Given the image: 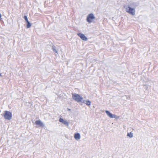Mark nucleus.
Instances as JSON below:
<instances>
[{
  "label": "nucleus",
  "instance_id": "obj_1",
  "mask_svg": "<svg viewBox=\"0 0 158 158\" xmlns=\"http://www.w3.org/2000/svg\"><path fill=\"white\" fill-rule=\"evenodd\" d=\"M132 6H134V3L132 4H131L127 6H124V8L127 13L132 16H134L135 15L136 11L135 7H132Z\"/></svg>",
  "mask_w": 158,
  "mask_h": 158
},
{
  "label": "nucleus",
  "instance_id": "obj_2",
  "mask_svg": "<svg viewBox=\"0 0 158 158\" xmlns=\"http://www.w3.org/2000/svg\"><path fill=\"white\" fill-rule=\"evenodd\" d=\"M73 98L77 102H80L82 100L83 98L78 94H72Z\"/></svg>",
  "mask_w": 158,
  "mask_h": 158
},
{
  "label": "nucleus",
  "instance_id": "obj_3",
  "mask_svg": "<svg viewBox=\"0 0 158 158\" xmlns=\"http://www.w3.org/2000/svg\"><path fill=\"white\" fill-rule=\"evenodd\" d=\"M95 19V17L94 15L92 13H91L87 16L86 20L89 23H90L93 22Z\"/></svg>",
  "mask_w": 158,
  "mask_h": 158
},
{
  "label": "nucleus",
  "instance_id": "obj_4",
  "mask_svg": "<svg viewBox=\"0 0 158 158\" xmlns=\"http://www.w3.org/2000/svg\"><path fill=\"white\" fill-rule=\"evenodd\" d=\"M3 116L5 119L7 120H10L12 117V114L9 111H5L3 115Z\"/></svg>",
  "mask_w": 158,
  "mask_h": 158
},
{
  "label": "nucleus",
  "instance_id": "obj_5",
  "mask_svg": "<svg viewBox=\"0 0 158 158\" xmlns=\"http://www.w3.org/2000/svg\"><path fill=\"white\" fill-rule=\"evenodd\" d=\"M105 112L107 115L110 118H115L117 119H118L119 118V116H117L115 114H112L110 113V111L108 110H106Z\"/></svg>",
  "mask_w": 158,
  "mask_h": 158
},
{
  "label": "nucleus",
  "instance_id": "obj_6",
  "mask_svg": "<svg viewBox=\"0 0 158 158\" xmlns=\"http://www.w3.org/2000/svg\"><path fill=\"white\" fill-rule=\"evenodd\" d=\"M77 35L83 40L87 41L88 40L87 38L85 36L84 34L81 33H79L77 34Z\"/></svg>",
  "mask_w": 158,
  "mask_h": 158
},
{
  "label": "nucleus",
  "instance_id": "obj_7",
  "mask_svg": "<svg viewBox=\"0 0 158 158\" xmlns=\"http://www.w3.org/2000/svg\"><path fill=\"white\" fill-rule=\"evenodd\" d=\"M74 137L77 141H79L81 138L80 134L79 133H75L74 135Z\"/></svg>",
  "mask_w": 158,
  "mask_h": 158
},
{
  "label": "nucleus",
  "instance_id": "obj_8",
  "mask_svg": "<svg viewBox=\"0 0 158 158\" xmlns=\"http://www.w3.org/2000/svg\"><path fill=\"white\" fill-rule=\"evenodd\" d=\"M35 123L42 127H43L44 126V124L40 120L36 121Z\"/></svg>",
  "mask_w": 158,
  "mask_h": 158
},
{
  "label": "nucleus",
  "instance_id": "obj_9",
  "mask_svg": "<svg viewBox=\"0 0 158 158\" xmlns=\"http://www.w3.org/2000/svg\"><path fill=\"white\" fill-rule=\"evenodd\" d=\"M59 121L67 126L69 125V122L62 118H60Z\"/></svg>",
  "mask_w": 158,
  "mask_h": 158
},
{
  "label": "nucleus",
  "instance_id": "obj_10",
  "mask_svg": "<svg viewBox=\"0 0 158 158\" xmlns=\"http://www.w3.org/2000/svg\"><path fill=\"white\" fill-rule=\"evenodd\" d=\"M83 102L85 104L89 106H90L91 104V102L89 100H87L85 101H83Z\"/></svg>",
  "mask_w": 158,
  "mask_h": 158
},
{
  "label": "nucleus",
  "instance_id": "obj_11",
  "mask_svg": "<svg viewBox=\"0 0 158 158\" xmlns=\"http://www.w3.org/2000/svg\"><path fill=\"white\" fill-rule=\"evenodd\" d=\"M127 136L130 138H132L133 137V133L131 132L128 133Z\"/></svg>",
  "mask_w": 158,
  "mask_h": 158
},
{
  "label": "nucleus",
  "instance_id": "obj_12",
  "mask_svg": "<svg viewBox=\"0 0 158 158\" xmlns=\"http://www.w3.org/2000/svg\"><path fill=\"white\" fill-rule=\"evenodd\" d=\"M27 28H30L31 26V24L29 21H27Z\"/></svg>",
  "mask_w": 158,
  "mask_h": 158
},
{
  "label": "nucleus",
  "instance_id": "obj_13",
  "mask_svg": "<svg viewBox=\"0 0 158 158\" xmlns=\"http://www.w3.org/2000/svg\"><path fill=\"white\" fill-rule=\"evenodd\" d=\"M52 50H53L54 52H56V53H58V52H57V51L56 50V47H54H54H52Z\"/></svg>",
  "mask_w": 158,
  "mask_h": 158
},
{
  "label": "nucleus",
  "instance_id": "obj_14",
  "mask_svg": "<svg viewBox=\"0 0 158 158\" xmlns=\"http://www.w3.org/2000/svg\"><path fill=\"white\" fill-rule=\"evenodd\" d=\"M24 18L25 20L27 22V21H29L27 16H24Z\"/></svg>",
  "mask_w": 158,
  "mask_h": 158
},
{
  "label": "nucleus",
  "instance_id": "obj_15",
  "mask_svg": "<svg viewBox=\"0 0 158 158\" xmlns=\"http://www.w3.org/2000/svg\"><path fill=\"white\" fill-rule=\"evenodd\" d=\"M1 17H2V15H1V14H0V19L1 18Z\"/></svg>",
  "mask_w": 158,
  "mask_h": 158
},
{
  "label": "nucleus",
  "instance_id": "obj_16",
  "mask_svg": "<svg viewBox=\"0 0 158 158\" xmlns=\"http://www.w3.org/2000/svg\"><path fill=\"white\" fill-rule=\"evenodd\" d=\"M2 75L1 73H0V77Z\"/></svg>",
  "mask_w": 158,
  "mask_h": 158
}]
</instances>
